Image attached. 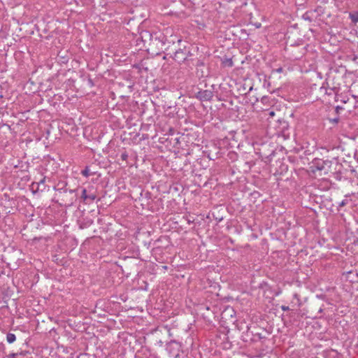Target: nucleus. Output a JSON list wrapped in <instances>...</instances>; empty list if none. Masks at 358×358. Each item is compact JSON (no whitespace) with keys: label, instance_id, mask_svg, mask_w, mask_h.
Instances as JSON below:
<instances>
[{"label":"nucleus","instance_id":"1","mask_svg":"<svg viewBox=\"0 0 358 358\" xmlns=\"http://www.w3.org/2000/svg\"><path fill=\"white\" fill-rule=\"evenodd\" d=\"M196 97L201 101H207L212 99L213 93L210 90H203L198 92Z\"/></svg>","mask_w":358,"mask_h":358},{"label":"nucleus","instance_id":"2","mask_svg":"<svg viewBox=\"0 0 358 358\" xmlns=\"http://www.w3.org/2000/svg\"><path fill=\"white\" fill-rule=\"evenodd\" d=\"M222 65L224 66H227V67H231L234 66V62L232 61V59L231 58H227L225 59H224L222 61Z\"/></svg>","mask_w":358,"mask_h":358},{"label":"nucleus","instance_id":"3","mask_svg":"<svg viewBox=\"0 0 358 358\" xmlns=\"http://www.w3.org/2000/svg\"><path fill=\"white\" fill-rule=\"evenodd\" d=\"M6 340L8 343H13L16 340V336L14 334L9 333L6 336Z\"/></svg>","mask_w":358,"mask_h":358},{"label":"nucleus","instance_id":"4","mask_svg":"<svg viewBox=\"0 0 358 358\" xmlns=\"http://www.w3.org/2000/svg\"><path fill=\"white\" fill-rule=\"evenodd\" d=\"M350 17L352 22H353L354 23H357L358 22V13L356 12L353 13H350Z\"/></svg>","mask_w":358,"mask_h":358},{"label":"nucleus","instance_id":"5","mask_svg":"<svg viewBox=\"0 0 358 358\" xmlns=\"http://www.w3.org/2000/svg\"><path fill=\"white\" fill-rule=\"evenodd\" d=\"M89 172H90L89 169H88V168H86L85 169H84L83 171H82V173H82V175H83V176H85V177H88V176H89V175H90Z\"/></svg>","mask_w":358,"mask_h":358},{"label":"nucleus","instance_id":"6","mask_svg":"<svg viewBox=\"0 0 358 358\" xmlns=\"http://www.w3.org/2000/svg\"><path fill=\"white\" fill-rule=\"evenodd\" d=\"M86 194H87L86 189H83V192H82V196L83 197L84 199H86L87 198Z\"/></svg>","mask_w":358,"mask_h":358},{"label":"nucleus","instance_id":"7","mask_svg":"<svg viewBox=\"0 0 358 358\" xmlns=\"http://www.w3.org/2000/svg\"><path fill=\"white\" fill-rule=\"evenodd\" d=\"M281 308L282 310L284 311H286V310H289V308L288 306H281Z\"/></svg>","mask_w":358,"mask_h":358},{"label":"nucleus","instance_id":"8","mask_svg":"<svg viewBox=\"0 0 358 358\" xmlns=\"http://www.w3.org/2000/svg\"><path fill=\"white\" fill-rule=\"evenodd\" d=\"M269 116H270L271 117H274V116H275V112H274V111H271V112H269Z\"/></svg>","mask_w":358,"mask_h":358},{"label":"nucleus","instance_id":"9","mask_svg":"<svg viewBox=\"0 0 358 358\" xmlns=\"http://www.w3.org/2000/svg\"><path fill=\"white\" fill-rule=\"evenodd\" d=\"M127 157V155H122V158H123V159H125V157Z\"/></svg>","mask_w":358,"mask_h":358}]
</instances>
